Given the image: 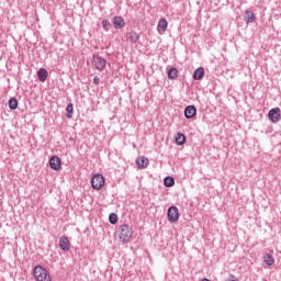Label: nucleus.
<instances>
[{
  "mask_svg": "<svg viewBox=\"0 0 281 281\" xmlns=\"http://www.w3.org/2000/svg\"><path fill=\"white\" fill-rule=\"evenodd\" d=\"M33 276L37 281H52V277L47 269L43 268V266H37L33 270Z\"/></svg>",
  "mask_w": 281,
  "mask_h": 281,
  "instance_id": "f257e3e1",
  "label": "nucleus"
},
{
  "mask_svg": "<svg viewBox=\"0 0 281 281\" xmlns=\"http://www.w3.org/2000/svg\"><path fill=\"white\" fill-rule=\"evenodd\" d=\"M119 238L122 243H128L133 236V229L127 224H123L119 227Z\"/></svg>",
  "mask_w": 281,
  "mask_h": 281,
  "instance_id": "f03ea898",
  "label": "nucleus"
},
{
  "mask_svg": "<svg viewBox=\"0 0 281 281\" xmlns=\"http://www.w3.org/2000/svg\"><path fill=\"white\" fill-rule=\"evenodd\" d=\"M104 176L102 173H97L91 179V186L93 190H102L104 188Z\"/></svg>",
  "mask_w": 281,
  "mask_h": 281,
  "instance_id": "7ed1b4c3",
  "label": "nucleus"
},
{
  "mask_svg": "<svg viewBox=\"0 0 281 281\" xmlns=\"http://www.w3.org/2000/svg\"><path fill=\"white\" fill-rule=\"evenodd\" d=\"M92 65L93 67H95V69H98L99 71H104V69L106 68V59H104L101 56L98 55H93L92 56Z\"/></svg>",
  "mask_w": 281,
  "mask_h": 281,
  "instance_id": "20e7f679",
  "label": "nucleus"
},
{
  "mask_svg": "<svg viewBox=\"0 0 281 281\" xmlns=\"http://www.w3.org/2000/svg\"><path fill=\"white\" fill-rule=\"evenodd\" d=\"M169 223H177L179 221V209L177 206H170L167 212Z\"/></svg>",
  "mask_w": 281,
  "mask_h": 281,
  "instance_id": "39448f33",
  "label": "nucleus"
},
{
  "mask_svg": "<svg viewBox=\"0 0 281 281\" xmlns=\"http://www.w3.org/2000/svg\"><path fill=\"white\" fill-rule=\"evenodd\" d=\"M268 117L273 124L278 123V121L281 120L280 108L271 109L268 113Z\"/></svg>",
  "mask_w": 281,
  "mask_h": 281,
  "instance_id": "423d86ee",
  "label": "nucleus"
},
{
  "mask_svg": "<svg viewBox=\"0 0 281 281\" xmlns=\"http://www.w3.org/2000/svg\"><path fill=\"white\" fill-rule=\"evenodd\" d=\"M49 166H50L52 170L58 171V170H60V168L63 166V160L58 156H53L49 159Z\"/></svg>",
  "mask_w": 281,
  "mask_h": 281,
  "instance_id": "0eeeda50",
  "label": "nucleus"
},
{
  "mask_svg": "<svg viewBox=\"0 0 281 281\" xmlns=\"http://www.w3.org/2000/svg\"><path fill=\"white\" fill-rule=\"evenodd\" d=\"M59 248L61 251H69L71 249V243L67 236H63L59 238Z\"/></svg>",
  "mask_w": 281,
  "mask_h": 281,
  "instance_id": "6e6552de",
  "label": "nucleus"
},
{
  "mask_svg": "<svg viewBox=\"0 0 281 281\" xmlns=\"http://www.w3.org/2000/svg\"><path fill=\"white\" fill-rule=\"evenodd\" d=\"M168 30V20L160 19L157 24V32L158 34H166V31Z\"/></svg>",
  "mask_w": 281,
  "mask_h": 281,
  "instance_id": "1a4fd4ad",
  "label": "nucleus"
},
{
  "mask_svg": "<svg viewBox=\"0 0 281 281\" xmlns=\"http://www.w3.org/2000/svg\"><path fill=\"white\" fill-rule=\"evenodd\" d=\"M196 116V106L194 105H188L184 109V117L187 120H192V117Z\"/></svg>",
  "mask_w": 281,
  "mask_h": 281,
  "instance_id": "9d476101",
  "label": "nucleus"
},
{
  "mask_svg": "<svg viewBox=\"0 0 281 281\" xmlns=\"http://www.w3.org/2000/svg\"><path fill=\"white\" fill-rule=\"evenodd\" d=\"M113 25L115 30H122L125 27L126 22L124 21V18L116 15L113 18Z\"/></svg>",
  "mask_w": 281,
  "mask_h": 281,
  "instance_id": "9b49d317",
  "label": "nucleus"
},
{
  "mask_svg": "<svg viewBox=\"0 0 281 281\" xmlns=\"http://www.w3.org/2000/svg\"><path fill=\"white\" fill-rule=\"evenodd\" d=\"M244 21H246L247 25H249V23H254V21H256V14L254 11L249 9L246 10L244 14Z\"/></svg>",
  "mask_w": 281,
  "mask_h": 281,
  "instance_id": "f8f14e48",
  "label": "nucleus"
},
{
  "mask_svg": "<svg viewBox=\"0 0 281 281\" xmlns=\"http://www.w3.org/2000/svg\"><path fill=\"white\" fill-rule=\"evenodd\" d=\"M205 78V69L203 67H199L193 72V80H203Z\"/></svg>",
  "mask_w": 281,
  "mask_h": 281,
  "instance_id": "ddd939ff",
  "label": "nucleus"
},
{
  "mask_svg": "<svg viewBox=\"0 0 281 281\" xmlns=\"http://www.w3.org/2000/svg\"><path fill=\"white\" fill-rule=\"evenodd\" d=\"M48 76H49V72L47 71V69L40 68L37 70V79L40 80V82H45V80H47Z\"/></svg>",
  "mask_w": 281,
  "mask_h": 281,
  "instance_id": "4468645a",
  "label": "nucleus"
},
{
  "mask_svg": "<svg viewBox=\"0 0 281 281\" xmlns=\"http://www.w3.org/2000/svg\"><path fill=\"white\" fill-rule=\"evenodd\" d=\"M136 165L138 166V168L144 169V168H148V158H146L145 156H140L136 159Z\"/></svg>",
  "mask_w": 281,
  "mask_h": 281,
  "instance_id": "2eb2a0df",
  "label": "nucleus"
},
{
  "mask_svg": "<svg viewBox=\"0 0 281 281\" xmlns=\"http://www.w3.org/2000/svg\"><path fill=\"white\" fill-rule=\"evenodd\" d=\"M263 260L267 267H273V265H276V259H273V256L271 254H266L263 256Z\"/></svg>",
  "mask_w": 281,
  "mask_h": 281,
  "instance_id": "dca6fc26",
  "label": "nucleus"
},
{
  "mask_svg": "<svg viewBox=\"0 0 281 281\" xmlns=\"http://www.w3.org/2000/svg\"><path fill=\"white\" fill-rule=\"evenodd\" d=\"M179 75V70H177V68L172 67L168 70V78L170 80H177Z\"/></svg>",
  "mask_w": 281,
  "mask_h": 281,
  "instance_id": "f3484780",
  "label": "nucleus"
},
{
  "mask_svg": "<svg viewBox=\"0 0 281 281\" xmlns=\"http://www.w3.org/2000/svg\"><path fill=\"white\" fill-rule=\"evenodd\" d=\"M9 109L11 111H16V109H19V101L16 100V98H11L9 100Z\"/></svg>",
  "mask_w": 281,
  "mask_h": 281,
  "instance_id": "a211bd4d",
  "label": "nucleus"
},
{
  "mask_svg": "<svg viewBox=\"0 0 281 281\" xmlns=\"http://www.w3.org/2000/svg\"><path fill=\"white\" fill-rule=\"evenodd\" d=\"M164 186H165V188H172L175 186V178L167 176L164 179Z\"/></svg>",
  "mask_w": 281,
  "mask_h": 281,
  "instance_id": "6ab92c4d",
  "label": "nucleus"
},
{
  "mask_svg": "<svg viewBox=\"0 0 281 281\" xmlns=\"http://www.w3.org/2000/svg\"><path fill=\"white\" fill-rule=\"evenodd\" d=\"M176 144L178 146H183V144H186V135L182 133H178V135L176 137Z\"/></svg>",
  "mask_w": 281,
  "mask_h": 281,
  "instance_id": "aec40b11",
  "label": "nucleus"
},
{
  "mask_svg": "<svg viewBox=\"0 0 281 281\" xmlns=\"http://www.w3.org/2000/svg\"><path fill=\"white\" fill-rule=\"evenodd\" d=\"M66 112H67V117L69 120H71V117H74V103H69L66 108Z\"/></svg>",
  "mask_w": 281,
  "mask_h": 281,
  "instance_id": "412c9836",
  "label": "nucleus"
},
{
  "mask_svg": "<svg viewBox=\"0 0 281 281\" xmlns=\"http://www.w3.org/2000/svg\"><path fill=\"white\" fill-rule=\"evenodd\" d=\"M130 41L131 43H137V41H139V34H137L135 31H132L130 33Z\"/></svg>",
  "mask_w": 281,
  "mask_h": 281,
  "instance_id": "4be33fe9",
  "label": "nucleus"
},
{
  "mask_svg": "<svg viewBox=\"0 0 281 281\" xmlns=\"http://www.w3.org/2000/svg\"><path fill=\"white\" fill-rule=\"evenodd\" d=\"M117 221H119L117 214L111 213L109 215V222L111 223V225H115L117 223Z\"/></svg>",
  "mask_w": 281,
  "mask_h": 281,
  "instance_id": "5701e85b",
  "label": "nucleus"
},
{
  "mask_svg": "<svg viewBox=\"0 0 281 281\" xmlns=\"http://www.w3.org/2000/svg\"><path fill=\"white\" fill-rule=\"evenodd\" d=\"M102 27H103L104 32H109V30H111V22L109 20H103Z\"/></svg>",
  "mask_w": 281,
  "mask_h": 281,
  "instance_id": "b1692460",
  "label": "nucleus"
},
{
  "mask_svg": "<svg viewBox=\"0 0 281 281\" xmlns=\"http://www.w3.org/2000/svg\"><path fill=\"white\" fill-rule=\"evenodd\" d=\"M93 85H100V77L95 76L93 78Z\"/></svg>",
  "mask_w": 281,
  "mask_h": 281,
  "instance_id": "393cba45",
  "label": "nucleus"
},
{
  "mask_svg": "<svg viewBox=\"0 0 281 281\" xmlns=\"http://www.w3.org/2000/svg\"><path fill=\"white\" fill-rule=\"evenodd\" d=\"M226 281H238V278H236L234 274H231V278Z\"/></svg>",
  "mask_w": 281,
  "mask_h": 281,
  "instance_id": "a878e982",
  "label": "nucleus"
},
{
  "mask_svg": "<svg viewBox=\"0 0 281 281\" xmlns=\"http://www.w3.org/2000/svg\"><path fill=\"white\" fill-rule=\"evenodd\" d=\"M202 281H210V279H205V278H204Z\"/></svg>",
  "mask_w": 281,
  "mask_h": 281,
  "instance_id": "bb28decb",
  "label": "nucleus"
}]
</instances>
